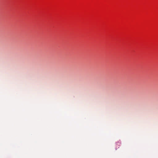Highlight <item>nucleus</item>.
I'll use <instances>...</instances> for the list:
<instances>
[{"mask_svg":"<svg viewBox=\"0 0 158 158\" xmlns=\"http://www.w3.org/2000/svg\"><path fill=\"white\" fill-rule=\"evenodd\" d=\"M120 144V143H117V145H118L119 146V145Z\"/></svg>","mask_w":158,"mask_h":158,"instance_id":"nucleus-1","label":"nucleus"}]
</instances>
